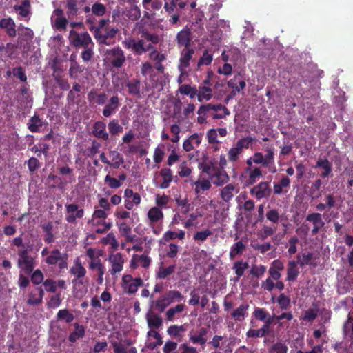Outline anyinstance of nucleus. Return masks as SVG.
<instances>
[{
	"mask_svg": "<svg viewBox=\"0 0 353 353\" xmlns=\"http://www.w3.org/2000/svg\"><path fill=\"white\" fill-rule=\"evenodd\" d=\"M175 269V265H169L168 267H163L161 264L156 272V278L158 279H165L174 272Z\"/></svg>",
	"mask_w": 353,
	"mask_h": 353,
	"instance_id": "nucleus-30",
	"label": "nucleus"
},
{
	"mask_svg": "<svg viewBox=\"0 0 353 353\" xmlns=\"http://www.w3.org/2000/svg\"><path fill=\"white\" fill-rule=\"evenodd\" d=\"M102 241L105 244L110 245V247L114 250H117L119 248V243L116 239V237L112 232H110L106 235V236L103 238Z\"/></svg>",
	"mask_w": 353,
	"mask_h": 353,
	"instance_id": "nucleus-49",
	"label": "nucleus"
},
{
	"mask_svg": "<svg viewBox=\"0 0 353 353\" xmlns=\"http://www.w3.org/2000/svg\"><path fill=\"white\" fill-rule=\"evenodd\" d=\"M119 105V98L117 96L112 97L110 102L105 106L103 114L108 117H110L118 108Z\"/></svg>",
	"mask_w": 353,
	"mask_h": 353,
	"instance_id": "nucleus-34",
	"label": "nucleus"
},
{
	"mask_svg": "<svg viewBox=\"0 0 353 353\" xmlns=\"http://www.w3.org/2000/svg\"><path fill=\"white\" fill-rule=\"evenodd\" d=\"M42 121L37 116L32 117L28 123V128L32 132H35L39 131V128L42 126Z\"/></svg>",
	"mask_w": 353,
	"mask_h": 353,
	"instance_id": "nucleus-48",
	"label": "nucleus"
},
{
	"mask_svg": "<svg viewBox=\"0 0 353 353\" xmlns=\"http://www.w3.org/2000/svg\"><path fill=\"white\" fill-rule=\"evenodd\" d=\"M67 15L69 18L77 15L78 7L76 0H67L66 3Z\"/></svg>",
	"mask_w": 353,
	"mask_h": 353,
	"instance_id": "nucleus-46",
	"label": "nucleus"
},
{
	"mask_svg": "<svg viewBox=\"0 0 353 353\" xmlns=\"http://www.w3.org/2000/svg\"><path fill=\"white\" fill-rule=\"evenodd\" d=\"M170 198L168 196L163 194H156L155 195V203L156 207L159 208H165L168 203H169Z\"/></svg>",
	"mask_w": 353,
	"mask_h": 353,
	"instance_id": "nucleus-58",
	"label": "nucleus"
},
{
	"mask_svg": "<svg viewBox=\"0 0 353 353\" xmlns=\"http://www.w3.org/2000/svg\"><path fill=\"white\" fill-rule=\"evenodd\" d=\"M147 346L151 349H154L163 343V340L160 334L155 330H150L147 334Z\"/></svg>",
	"mask_w": 353,
	"mask_h": 353,
	"instance_id": "nucleus-21",
	"label": "nucleus"
},
{
	"mask_svg": "<svg viewBox=\"0 0 353 353\" xmlns=\"http://www.w3.org/2000/svg\"><path fill=\"white\" fill-rule=\"evenodd\" d=\"M185 328L184 325H171L168 327V334L172 336H179L181 333L184 332Z\"/></svg>",
	"mask_w": 353,
	"mask_h": 353,
	"instance_id": "nucleus-61",
	"label": "nucleus"
},
{
	"mask_svg": "<svg viewBox=\"0 0 353 353\" xmlns=\"http://www.w3.org/2000/svg\"><path fill=\"white\" fill-rule=\"evenodd\" d=\"M109 20L101 19L94 28V36L99 43L111 45L114 42V37L119 30L109 27Z\"/></svg>",
	"mask_w": 353,
	"mask_h": 353,
	"instance_id": "nucleus-2",
	"label": "nucleus"
},
{
	"mask_svg": "<svg viewBox=\"0 0 353 353\" xmlns=\"http://www.w3.org/2000/svg\"><path fill=\"white\" fill-rule=\"evenodd\" d=\"M245 250V245L241 241H237L231 248L230 256L231 259L234 258L236 255L241 254Z\"/></svg>",
	"mask_w": 353,
	"mask_h": 353,
	"instance_id": "nucleus-51",
	"label": "nucleus"
},
{
	"mask_svg": "<svg viewBox=\"0 0 353 353\" xmlns=\"http://www.w3.org/2000/svg\"><path fill=\"white\" fill-rule=\"evenodd\" d=\"M202 141V134L194 133L186 139L183 143V149L186 152H190L198 147Z\"/></svg>",
	"mask_w": 353,
	"mask_h": 353,
	"instance_id": "nucleus-15",
	"label": "nucleus"
},
{
	"mask_svg": "<svg viewBox=\"0 0 353 353\" xmlns=\"http://www.w3.org/2000/svg\"><path fill=\"white\" fill-rule=\"evenodd\" d=\"M197 99L199 102L209 101L212 97V90L206 85L199 86L196 93Z\"/></svg>",
	"mask_w": 353,
	"mask_h": 353,
	"instance_id": "nucleus-31",
	"label": "nucleus"
},
{
	"mask_svg": "<svg viewBox=\"0 0 353 353\" xmlns=\"http://www.w3.org/2000/svg\"><path fill=\"white\" fill-rule=\"evenodd\" d=\"M316 167L323 170L321 174L323 178L327 176L332 171V165L326 159H319Z\"/></svg>",
	"mask_w": 353,
	"mask_h": 353,
	"instance_id": "nucleus-39",
	"label": "nucleus"
},
{
	"mask_svg": "<svg viewBox=\"0 0 353 353\" xmlns=\"http://www.w3.org/2000/svg\"><path fill=\"white\" fill-rule=\"evenodd\" d=\"M208 31L210 32V41L214 44L218 41L223 36V32L230 31V23L228 21L223 19H212L210 20Z\"/></svg>",
	"mask_w": 353,
	"mask_h": 353,
	"instance_id": "nucleus-5",
	"label": "nucleus"
},
{
	"mask_svg": "<svg viewBox=\"0 0 353 353\" xmlns=\"http://www.w3.org/2000/svg\"><path fill=\"white\" fill-rule=\"evenodd\" d=\"M141 72L147 79L152 81V87L158 89L162 88V83H159L158 77H156L154 69L149 62H144L142 64Z\"/></svg>",
	"mask_w": 353,
	"mask_h": 353,
	"instance_id": "nucleus-13",
	"label": "nucleus"
},
{
	"mask_svg": "<svg viewBox=\"0 0 353 353\" xmlns=\"http://www.w3.org/2000/svg\"><path fill=\"white\" fill-rule=\"evenodd\" d=\"M299 274L298 263L294 260L290 261L287 268V281L290 282L295 281Z\"/></svg>",
	"mask_w": 353,
	"mask_h": 353,
	"instance_id": "nucleus-25",
	"label": "nucleus"
},
{
	"mask_svg": "<svg viewBox=\"0 0 353 353\" xmlns=\"http://www.w3.org/2000/svg\"><path fill=\"white\" fill-rule=\"evenodd\" d=\"M312 259V254L310 252L303 253L301 255L297 256V263L300 264L301 267L308 265Z\"/></svg>",
	"mask_w": 353,
	"mask_h": 353,
	"instance_id": "nucleus-59",
	"label": "nucleus"
},
{
	"mask_svg": "<svg viewBox=\"0 0 353 353\" xmlns=\"http://www.w3.org/2000/svg\"><path fill=\"white\" fill-rule=\"evenodd\" d=\"M170 304H171V303L165 295L160 297L156 301L155 305L159 310L163 312Z\"/></svg>",
	"mask_w": 353,
	"mask_h": 353,
	"instance_id": "nucleus-63",
	"label": "nucleus"
},
{
	"mask_svg": "<svg viewBox=\"0 0 353 353\" xmlns=\"http://www.w3.org/2000/svg\"><path fill=\"white\" fill-rule=\"evenodd\" d=\"M290 180L283 176L281 178L279 183H274L273 186L274 193L276 194H281L282 193H286L288 190H284L290 186Z\"/></svg>",
	"mask_w": 353,
	"mask_h": 353,
	"instance_id": "nucleus-32",
	"label": "nucleus"
},
{
	"mask_svg": "<svg viewBox=\"0 0 353 353\" xmlns=\"http://www.w3.org/2000/svg\"><path fill=\"white\" fill-rule=\"evenodd\" d=\"M248 268L247 262L237 261L234 265L235 273L237 275V279H239L243 276L245 270Z\"/></svg>",
	"mask_w": 353,
	"mask_h": 353,
	"instance_id": "nucleus-53",
	"label": "nucleus"
},
{
	"mask_svg": "<svg viewBox=\"0 0 353 353\" xmlns=\"http://www.w3.org/2000/svg\"><path fill=\"white\" fill-rule=\"evenodd\" d=\"M123 46L137 55H141L148 51L152 46L150 44L146 46L143 39L136 41L132 37H127L122 41Z\"/></svg>",
	"mask_w": 353,
	"mask_h": 353,
	"instance_id": "nucleus-7",
	"label": "nucleus"
},
{
	"mask_svg": "<svg viewBox=\"0 0 353 353\" xmlns=\"http://www.w3.org/2000/svg\"><path fill=\"white\" fill-rule=\"evenodd\" d=\"M86 269L83 267L79 258H76L74 261L73 265L70 269V273L74 276V278H83L86 274Z\"/></svg>",
	"mask_w": 353,
	"mask_h": 353,
	"instance_id": "nucleus-24",
	"label": "nucleus"
},
{
	"mask_svg": "<svg viewBox=\"0 0 353 353\" xmlns=\"http://www.w3.org/2000/svg\"><path fill=\"white\" fill-rule=\"evenodd\" d=\"M207 333L208 330L204 327L199 329L196 332H190V341L193 344L200 345L203 348H204L207 342Z\"/></svg>",
	"mask_w": 353,
	"mask_h": 353,
	"instance_id": "nucleus-16",
	"label": "nucleus"
},
{
	"mask_svg": "<svg viewBox=\"0 0 353 353\" xmlns=\"http://www.w3.org/2000/svg\"><path fill=\"white\" fill-rule=\"evenodd\" d=\"M248 305L242 304L232 312V316L236 321H243L248 314Z\"/></svg>",
	"mask_w": 353,
	"mask_h": 353,
	"instance_id": "nucleus-36",
	"label": "nucleus"
},
{
	"mask_svg": "<svg viewBox=\"0 0 353 353\" xmlns=\"http://www.w3.org/2000/svg\"><path fill=\"white\" fill-rule=\"evenodd\" d=\"M181 94L190 96V98H194L196 96L197 90L195 88H192L190 85H182L179 88Z\"/></svg>",
	"mask_w": 353,
	"mask_h": 353,
	"instance_id": "nucleus-54",
	"label": "nucleus"
},
{
	"mask_svg": "<svg viewBox=\"0 0 353 353\" xmlns=\"http://www.w3.org/2000/svg\"><path fill=\"white\" fill-rule=\"evenodd\" d=\"M120 284L124 294H134L144 285V281L140 276L133 277L130 274H124Z\"/></svg>",
	"mask_w": 353,
	"mask_h": 353,
	"instance_id": "nucleus-4",
	"label": "nucleus"
},
{
	"mask_svg": "<svg viewBox=\"0 0 353 353\" xmlns=\"http://www.w3.org/2000/svg\"><path fill=\"white\" fill-rule=\"evenodd\" d=\"M30 2L28 0H24L20 5H16L13 10L19 15L21 19L28 20L30 19Z\"/></svg>",
	"mask_w": 353,
	"mask_h": 353,
	"instance_id": "nucleus-23",
	"label": "nucleus"
},
{
	"mask_svg": "<svg viewBox=\"0 0 353 353\" xmlns=\"http://www.w3.org/2000/svg\"><path fill=\"white\" fill-rule=\"evenodd\" d=\"M212 55L208 51H205L197 63L198 68H199L201 65H210L212 63Z\"/></svg>",
	"mask_w": 353,
	"mask_h": 353,
	"instance_id": "nucleus-57",
	"label": "nucleus"
},
{
	"mask_svg": "<svg viewBox=\"0 0 353 353\" xmlns=\"http://www.w3.org/2000/svg\"><path fill=\"white\" fill-rule=\"evenodd\" d=\"M147 323L150 330L158 329L162 325L161 318L156 314H148L146 316Z\"/></svg>",
	"mask_w": 353,
	"mask_h": 353,
	"instance_id": "nucleus-35",
	"label": "nucleus"
},
{
	"mask_svg": "<svg viewBox=\"0 0 353 353\" xmlns=\"http://www.w3.org/2000/svg\"><path fill=\"white\" fill-rule=\"evenodd\" d=\"M148 225L153 227L154 225L163 219V212L162 209L154 206L152 207L147 213Z\"/></svg>",
	"mask_w": 353,
	"mask_h": 353,
	"instance_id": "nucleus-17",
	"label": "nucleus"
},
{
	"mask_svg": "<svg viewBox=\"0 0 353 353\" xmlns=\"http://www.w3.org/2000/svg\"><path fill=\"white\" fill-rule=\"evenodd\" d=\"M242 153L238 148L235 146L232 147L228 151V159L230 162L234 163L236 162L239 159L240 154Z\"/></svg>",
	"mask_w": 353,
	"mask_h": 353,
	"instance_id": "nucleus-64",
	"label": "nucleus"
},
{
	"mask_svg": "<svg viewBox=\"0 0 353 353\" xmlns=\"http://www.w3.org/2000/svg\"><path fill=\"white\" fill-rule=\"evenodd\" d=\"M166 296L170 303L181 302L184 300V296L177 290H170L167 292Z\"/></svg>",
	"mask_w": 353,
	"mask_h": 353,
	"instance_id": "nucleus-52",
	"label": "nucleus"
},
{
	"mask_svg": "<svg viewBox=\"0 0 353 353\" xmlns=\"http://www.w3.org/2000/svg\"><path fill=\"white\" fill-rule=\"evenodd\" d=\"M254 141L252 137H245L239 139L234 146L242 152L243 148H248Z\"/></svg>",
	"mask_w": 353,
	"mask_h": 353,
	"instance_id": "nucleus-44",
	"label": "nucleus"
},
{
	"mask_svg": "<svg viewBox=\"0 0 353 353\" xmlns=\"http://www.w3.org/2000/svg\"><path fill=\"white\" fill-rule=\"evenodd\" d=\"M243 176L246 178V183L251 185L261 178L262 172L259 168H248L245 169Z\"/></svg>",
	"mask_w": 353,
	"mask_h": 353,
	"instance_id": "nucleus-19",
	"label": "nucleus"
},
{
	"mask_svg": "<svg viewBox=\"0 0 353 353\" xmlns=\"http://www.w3.org/2000/svg\"><path fill=\"white\" fill-rule=\"evenodd\" d=\"M93 134L99 139L108 140L109 135L106 132L105 124L101 121L96 122L93 127Z\"/></svg>",
	"mask_w": 353,
	"mask_h": 353,
	"instance_id": "nucleus-28",
	"label": "nucleus"
},
{
	"mask_svg": "<svg viewBox=\"0 0 353 353\" xmlns=\"http://www.w3.org/2000/svg\"><path fill=\"white\" fill-rule=\"evenodd\" d=\"M74 326V330L70 333L68 337L69 341L72 343L83 338L85 335V327L83 325L75 323Z\"/></svg>",
	"mask_w": 353,
	"mask_h": 353,
	"instance_id": "nucleus-33",
	"label": "nucleus"
},
{
	"mask_svg": "<svg viewBox=\"0 0 353 353\" xmlns=\"http://www.w3.org/2000/svg\"><path fill=\"white\" fill-rule=\"evenodd\" d=\"M253 316L259 321L265 322L268 320H273L274 316H272L265 309L256 307L254 310Z\"/></svg>",
	"mask_w": 353,
	"mask_h": 353,
	"instance_id": "nucleus-40",
	"label": "nucleus"
},
{
	"mask_svg": "<svg viewBox=\"0 0 353 353\" xmlns=\"http://www.w3.org/2000/svg\"><path fill=\"white\" fill-rule=\"evenodd\" d=\"M212 181L217 185H221L228 180V175L225 172L219 171L211 176Z\"/></svg>",
	"mask_w": 353,
	"mask_h": 353,
	"instance_id": "nucleus-47",
	"label": "nucleus"
},
{
	"mask_svg": "<svg viewBox=\"0 0 353 353\" xmlns=\"http://www.w3.org/2000/svg\"><path fill=\"white\" fill-rule=\"evenodd\" d=\"M57 318L63 319L66 323H70L74 319V315L70 313L68 310H61L57 313Z\"/></svg>",
	"mask_w": 353,
	"mask_h": 353,
	"instance_id": "nucleus-62",
	"label": "nucleus"
},
{
	"mask_svg": "<svg viewBox=\"0 0 353 353\" xmlns=\"http://www.w3.org/2000/svg\"><path fill=\"white\" fill-rule=\"evenodd\" d=\"M108 261L110 264V274L117 276L123 270L125 259L120 252H112L108 254Z\"/></svg>",
	"mask_w": 353,
	"mask_h": 353,
	"instance_id": "nucleus-8",
	"label": "nucleus"
},
{
	"mask_svg": "<svg viewBox=\"0 0 353 353\" xmlns=\"http://www.w3.org/2000/svg\"><path fill=\"white\" fill-rule=\"evenodd\" d=\"M266 154L263 155L261 152H255L253 154L255 164H261L265 168H268L270 170L274 173L276 172L274 166V150L272 147H266L265 148Z\"/></svg>",
	"mask_w": 353,
	"mask_h": 353,
	"instance_id": "nucleus-6",
	"label": "nucleus"
},
{
	"mask_svg": "<svg viewBox=\"0 0 353 353\" xmlns=\"http://www.w3.org/2000/svg\"><path fill=\"white\" fill-rule=\"evenodd\" d=\"M191 32L187 28L181 30L176 35V41L179 46H185L186 48L190 43Z\"/></svg>",
	"mask_w": 353,
	"mask_h": 353,
	"instance_id": "nucleus-27",
	"label": "nucleus"
},
{
	"mask_svg": "<svg viewBox=\"0 0 353 353\" xmlns=\"http://www.w3.org/2000/svg\"><path fill=\"white\" fill-rule=\"evenodd\" d=\"M63 254L57 249L53 250L46 258V263L49 265L57 264L63 258Z\"/></svg>",
	"mask_w": 353,
	"mask_h": 353,
	"instance_id": "nucleus-43",
	"label": "nucleus"
},
{
	"mask_svg": "<svg viewBox=\"0 0 353 353\" xmlns=\"http://www.w3.org/2000/svg\"><path fill=\"white\" fill-rule=\"evenodd\" d=\"M106 60L113 67L119 68L122 67L126 59L122 49L117 47L107 50Z\"/></svg>",
	"mask_w": 353,
	"mask_h": 353,
	"instance_id": "nucleus-9",
	"label": "nucleus"
},
{
	"mask_svg": "<svg viewBox=\"0 0 353 353\" xmlns=\"http://www.w3.org/2000/svg\"><path fill=\"white\" fill-rule=\"evenodd\" d=\"M128 81V77L125 72L115 74L112 77V83L117 90L120 92L124 90Z\"/></svg>",
	"mask_w": 353,
	"mask_h": 353,
	"instance_id": "nucleus-22",
	"label": "nucleus"
},
{
	"mask_svg": "<svg viewBox=\"0 0 353 353\" xmlns=\"http://www.w3.org/2000/svg\"><path fill=\"white\" fill-rule=\"evenodd\" d=\"M84 215V210L76 204L65 205V220L68 223H74Z\"/></svg>",
	"mask_w": 353,
	"mask_h": 353,
	"instance_id": "nucleus-11",
	"label": "nucleus"
},
{
	"mask_svg": "<svg viewBox=\"0 0 353 353\" xmlns=\"http://www.w3.org/2000/svg\"><path fill=\"white\" fill-rule=\"evenodd\" d=\"M160 175L163 179V181L160 184L159 187L161 189L168 188L174 178L171 170L168 168H164L161 170Z\"/></svg>",
	"mask_w": 353,
	"mask_h": 353,
	"instance_id": "nucleus-29",
	"label": "nucleus"
},
{
	"mask_svg": "<svg viewBox=\"0 0 353 353\" xmlns=\"http://www.w3.org/2000/svg\"><path fill=\"white\" fill-rule=\"evenodd\" d=\"M185 306L183 304H178L176 306L171 307L166 312V316L168 321H173L174 316L176 314L182 312L184 310Z\"/></svg>",
	"mask_w": 353,
	"mask_h": 353,
	"instance_id": "nucleus-50",
	"label": "nucleus"
},
{
	"mask_svg": "<svg viewBox=\"0 0 353 353\" xmlns=\"http://www.w3.org/2000/svg\"><path fill=\"white\" fill-rule=\"evenodd\" d=\"M176 203L178 206L181 208V213L186 214L189 210L190 205L188 203V199L186 197L182 198L179 196L175 199Z\"/></svg>",
	"mask_w": 353,
	"mask_h": 353,
	"instance_id": "nucleus-60",
	"label": "nucleus"
},
{
	"mask_svg": "<svg viewBox=\"0 0 353 353\" xmlns=\"http://www.w3.org/2000/svg\"><path fill=\"white\" fill-rule=\"evenodd\" d=\"M43 296V291L41 289H36L30 294L28 303L30 305H37L41 302Z\"/></svg>",
	"mask_w": 353,
	"mask_h": 353,
	"instance_id": "nucleus-38",
	"label": "nucleus"
},
{
	"mask_svg": "<svg viewBox=\"0 0 353 353\" xmlns=\"http://www.w3.org/2000/svg\"><path fill=\"white\" fill-rule=\"evenodd\" d=\"M212 232L209 229H205L204 230L196 232L194 236L193 239L195 241L203 242L205 241L208 236L212 235Z\"/></svg>",
	"mask_w": 353,
	"mask_h": 353,
	"instance_id": "nucleus-56",
	"label": "nucleus"
},
{
	"mask_svg": "<svg viewBox=\"0 0 353 353\" xmlns=\"http://www.w3.org/2000/svg\"><path fill=\"white\" fill-rule=\"evenodd\" d=\"M235 191L237 192L234 185L228 184L221 190V196L225 201H228L234 196Z\"/></svg>",
	"mask_w": 353,
	"mask_h": 353,
	"instance_id": "nucleus-42",
	"label": "nucleus"
},
{
	"mask_svg": "<svg viewBox=\"0 0 353 353\" xmlns=\"http://www.w3.org/2000/svg\"><path fill=\"white\" fill-rule=\"evenodd\" d=\"M69 39L70 43L77 48H87L90 45H93L92 39L87 32L79 34L74 30H71Z\"/></svg>",
	"mask_w": 353,
	"mask_h": 353,
	"instance_id": "nucleus-10",
	"label": "nucleus"
},
{
	"mask_svg": "<svg viewBox=\"0 0 353 353\" xmlns=\"http://www.w3.org/2000/svg\"><path fill=\"white\" fill-rule=\"evenodd\" d=\"M204 216L210 225H214L219 221L216 205L213 201H206L200 208H197L196 212L188 214L183 222V227L186 229L196 228L199 224V218Z\"/></svg>",
	"mask_w": 353,
	"mask_h": 353,
	"instance_id": "nucleus-1",
	"label": "nucleus"
},
{
	"mask_svg": "<svg viewBox=\"0 0 353 353\" xmlns=\"http://www.w3.org/2000/svg\"><path fill=\"white\" fill-rule=\"evenodd\" d=\"M306 220L313 223L314 228L312 233L316 234L324 225L321 214L319 213H312L307 216Z\"/></svg>",
	"mask_w": 353,
	"mask_h": 353,
	"instance_id": "nucleus-26",
	"label": "nucleus"
},
{
	"mask_svg": "<svg viewBox=\"0 0 353 353\" xmlns=\"http://www.w3.org/2000/svg\"><path fill=\"white\" fill-rule=\"evenodd\" d=\"M18 265L21 269L26 272H29L32 270V262L31 258L28 256L26 250H21L19 253Z\"/></svg>",
	"mask_w": 353,
	"mask_h": 353,
	"instance_id": "nucleus-18",
	"label": "nucleus"
},
{
	"mask_svg": "<svg viewBox=\"0 0 353 353\" xmlns=\"http://www.w3.org/2000/svg\"><path fill=\"white\" fill-rule=\"evenodd\" d=\"M125 87L128 88V92L132 95H139L140 94V81L137 79H133L131 81H128Z\"/></svg>",
	"mask_w": 353,
	"mask_h": 353,
	"instance_id": "nucleus-45",
	"label": "nucleus"
},
{
	"mask_svg": "<svg viewBox=\"0 0 353 353\" xmlns=\"http://www.w3.org/2000/svg\"><path fill=\"white\" fill-rule=\"evenodd\" d=\"M194 54V50L192 48H185L181 52L178 65V70L179 71L184 72V70H187Z\"/></svg>",
	"mask_w": 353,
	"mask_h": 353,
	"instance_id": "nucleus-14",
	"label": "nucleus"
},
{
	"mask_svg": "<svg viewBox=\"0 0 353 353\" xmlns=\"http://www.w3.org/2000/svg\"><path fill=\"white\" fill-rule=\"evenodd\" d=\"M108 212L104 210H95L92 219L88 221L92 230L98 234H102L108 231L112 227L111 222H107Z\"/></svg>",
	"mask_w": 353,
	"mask_h": 353,
	"instance_id": "nucleus-3",
	"label": "nucleus"
},
{
	"mask_svg": "<svg viewBox=\"0 0 353 353\" xmlns=\"http://www.w3.org/2000/svg\"><path fill=\"white\" fill-rule=\"evenodd\" d=\"M176 3H178L180 8H183L186 6V1L182 0H172L170 3L168 2L165 3L164 8L168 12H173Z\"/></svg>",
	"mask_w": 353,
	"mask_h": 353,
	"instance_id": "nucleus-55",
	"label": "nucleus"
},
{
	"mask_svg": "<svg viewBox=\"0 0 353 353\" xmlns=\"http://www.w3.org/2000/svg\"><path fill=\"white\" fill-rule=\"evenodd\" d=\"M152 263V259L150 256L145 254H134L129 262V267L132 270H135L139 266L143 268H148Z\"/></svg>",
	"mask_w": 353,
	"mask_h": 353,
	"instance_id": "nucleus-12",
	"label": "nucleus"
},
{
	"mask_svg": "<svg viewBox=\"0 0 353 353\" xmlns=\"http://www.w3.org/2000/svg\"><path fill=\"white\" fill-rule=\"evenodd\" d=\"M251 193L258 199L266 197L270 193L269 184L267 182H261L252 189Z\"/></svg>",
	"mask_w": 353,
	"mask_h": 353,
	"instance_id": "nucleus-20",
	"label": "nucleus"
},
{
	"mask_svg": "<svg viewBox=\"0 0 353 353\" xmlns=\"http://www.w3.org/2000/svg\"><path fill=\"white\" fill-rule=\"evenodd\" d=\"M192 185L195 187L194 191L196 194H201L205 191L209 190L211 187V183L208 180H199L192 182Z\"/></svg>",
	"mask_w": 353,
	"mask_h": 353,
	"instance_id": "nucleus-37",
	"label": "nucleus"
},
{
	"mask_svg": "<svg viewBox=\"0 0 353 353\" xmlns=\"http://www.w3.org/2000/svg\"><path fill=\"white\" fill-rule=\"evenodd\" d=\"M185 232L182 230H180L177 232L168 230L163 234L162 240H163L164 241H169L170 240H173L175 239L183 240L185 238Z\"/></svg>",
	"mask_w": 353,
	"mask_h": 353,
	"instance_id": "nucleus-41",
	"label": "nucleus"
}]
</instances>
